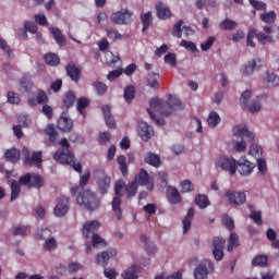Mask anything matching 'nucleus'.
Listing matches in <instances>:
<instances>
[{
	"label": "nucleus",
	"mask_w": 279,
	"mask_h": 279,
	"mask_svg": "<svg viewBox=\"0 0 279 279\" xmlns=\"http://www.w3.org/2000/svg\"><path fill=\"white\" fill-rule=\"evenodd\" d=\"M145 162L147 165H150L151 167H160L161 162H160V157L154 153H148L145 157Z\"/></svg>",
	"instance_id": "39"
},
{
	"label": "nucleus",
	"mask_w": 279,
	"mask_h": 279,
	"mask_svg": "<svg viewBox=\"0 0 279 279\" xmlns=\"http://www.w3.org/2000/svg\"><path fill=\"white\" fill-rule=\"evenodd\" d=\"M114 256H117V250L109 248L96 256V263H102L104 267H107L110 258H114Z\"/></svg>",
	"instance_id": "19"
},
{
	"label": "nucleus",
	"mask_w": 279,
	"mask_h": 279,
	"mask_svg": "<svg viewBox=\"0 0 279 279\" xmlns=\"http://www.w3.org/2000/svg\"><path fill=\"white\" fill-rule=\"evenodd\" d=\"M255 38H257L260 45H269L274 43V38L265 33H256Z\"/></svg>",
	"instance_id": "55"
},
{
	"label": "nucleus",
	"mask_w": 279,
	"mask_h": 279,
	"mask_svg": "<svg viewBox=\"0 0 279 279\" xmlns=\"http://www.w3.org/2000/svg\"><path fill=\"white\" fill-rule=\"evenodd\" d=\"M76 203L80 206H84L87 210H97L99 208V198L89 190L81 192L76 197Z\"/></svg>",
	"instance_id": "5"
},
{
	"label": "nucleus",
	"mask_w": 279,
	"mask_h": 279,
	"mask_svg": "<svg viewBox=\"0 0 279 279\" xmlns=\"http://www.w3.org/2000/svg\"><path fill=\"white\" fill-rule=\"evenodd\" d=\"M182 25H184L183 20H179L178 23L174 24L172 28V36H174V38H182Z\"/></svg>",
	"instance_id": "56"
},
{
	"label": "nucleus",
	"mask_w": 279,
	"mask_h": 279,
	"mask_svg": "<svg viewBox=\"0 0 279 279\" xmlns=\"http://www.w3.org/2000/svg\"><path fill=\"white\" fill-rule=\"evenodd\" d=\"M65 71L72 82H80V75H82V70H80V68H77L73 61H70L65 65Z\"/></svg>",
	"instance_id": "18"
},
{
	"label": "nucleus",
	"mask_w": 279,
	"mask_h": 279,
	"mask_svg": "<svg viewBox=\"0 0 279 279\" xmlns=\"http://www.w3.org/2000/svg\"><path fill=\"white\" fill-rule=\"evenodd\" d=\"M155 10H156L157 16H158V19H160V21H167V19H171V16H172L171 9H169V7H165L163 2H158L155 5Z\"/></svg>",
	"instance_id": "21"
},
{
	"label": "nucleus",
	"mask_w": 279,
	"mask_h": 279,
	"mask_svg": "<svg viewBox=\"0 0 279 279\" xmlns=\"http://www.w3.org/2000/svg\"><path fill=\"white\" fill-rule=\"evenodd\" d=\"M58 128L61 132H70L73 130V120L71 118L61 116L58 120Z\"/></svg>",
	"instance_id": "26"
},
{
	"label": "nucleus",
	"mask_w": 279,
	"mask_h": 279,
	"mask_svg": "<svg viewBox=\"0 0 279 279\" xmlns=\"http://www.w3.org/2000/svg\"><path fill=\"white\" fill-rule=\"evenodd\" d=\"M226 246V239L221 236H215L213 239V256L215 260H222L223 259V247Z\"/></svg>",
	"instance_id": "14"
},
{
	"label": "nucleus",
	"mask_w": 279,
	"mask_h": 279,
	"mask_svg": "<svg viewBox=\"0 0 279 279\" xmlns=\"http://www.w3.org/2000/svg\"><path fill=\"white\" fill-rule=\"evenodd\" d=\"M58 247V242H56V239L49 238L46 240L44 244V250L46 252H51V250H56Z\"/></svg>",
	"instance_id": "60"
},
{
	"label": "nucleus",
	"mask_w": 279,
	"mask_h": 279,
	"mask_svg": "<svg viewBox=\"0 0 279 279\" xmlns=\"http://www.w3.org/2000/svg\"><path fill=\"white\" fill-rule=\"evenodd\" d=\"M124 191L128 197H134L136 193H138V184L135 181H133L124 186Z\"/></svg>",
	"instance_id": "45"
},
{
	"label": "nucleus",
	"mask_w": 279,
	"mask_h": 279,
	"mask_svg": "<svg viewBox=\"0 0 279 279\" xmlns=\"http://www.w3.org/2000/svg\"><path fill=\"white\" fill-rule=\"evenodd\" d=\"M252 98V90L246 89L242 93L240 97V106L245 109L248 108V111L252 112V114L256 112H260V100L263 99V96H257L256 99L252 100V102L247 106V101Z\"/></svg>",
	"instance_id": "7"
},
{
	"label": "nucleus",
	"mask_w": 279,
	"mask_h": 279,
	"mask_svg": "<svg viewBox=\"0 0 279 279\" xmlns=\"http://www.w3.org/2000/svg\"><path fill=\"white\" fill-rule=\"evenodd\" d=\"M140 186H146L147 191H154V180L149 177V172L145 168L140 169V173L135 175L134 181Z\"/></svg>",
	"instance_id": "12"
},
{
	"label": "nucleus",
	"mask_w": 279,
	"mask_h": 279,
	"mask_svg": "<svg viewBox=\"0 0 279 279\" xmlns=\"http://www.w3.org/2000/svg\"><path fill=\"white\" fill-rule=\"evenodd\" d=\"M114 193L117 196L112 201V210L116 215V219H118V221H121V219L123 218V211H121V197H123L125 193V182H116Z\"/></svg>",
	"instance_id": "6"
},
{
	"label": "nucleus",
	"mask_w": 279,
	"mask_h": 279,
	"mask_svg": "<svg viewBox=\"0 0 279 279\" xmlns=\"http://www.w3.org/2000/svg\"><path fill=\"white\" fill-rule=\"evenodd\" d=\"M73 104H75V93L68 92L63 98V106L64 108H73Z\"/></svg>",
	"instance_id": "46"
},
{
	"label": "nucleus",
	"mask_w": 279,
	"mask_h": 279,
	"mask_svg": "<svg viewBox=\"0 0 279 279\" xmlns=\"http://www.w3.org/2000/svg\"><path fill=\"white\" fill-rule=\"evenodd\" d=\"M181 47H184V49H187V51H192V53H195L197 51V46H195V43L189 41V40H181Z\"/></svg>",
	"instance_id": "63"
},
{
	"label": "nucleus",
	"mask_w": 279,
	"mask_h": 279,
	"mask_svg": "<svg viewBox=\"0 0 279 279\" xmlns=\"http://www.w3.org/2000/svg\"><path fill=\"white\" fill-rule=\"evenodd\" d=\"M69 202L70 199L66 196H60L58 198L53 210L56 217H64L69 213V208H71Z\"/></svg>",
	"instance_id": "15"
},
{
	"label": "nucleus",
	"mask_w": 279,
	"mask_h": 279,
	"mask_svg": "<svg viewBox=\"0 0 279 279\" xmlns=\"http://www.w3.org/2000/svg\"><path fill=\"white\" fill-rule=\"evenodd\" d=\"M208 125L211 128H217L219 123L221 122V118L219 117V113L217 111H211L207 119Z\"/></svg>",
	"instance_id": "47"
},
{
	"label": "nucleus",
	"mask_w": 279,
	"mask_h": 279,
	"mask_svg": "<svg viewBox=\"0 0 279 279\" xmlns=\"http://www.w3.org/2000/svg\"><path fill=\"white\" fill-rule=\"evenodd\" d=\"M105 123L109 130H114L117 128V122L114 121V117H112V111H110V106L105 105L101 108Z\"/></svg>",
	"instance_id": "20"
},
{
	"label": "nucleus",
	"mask_w": 279,
	"mask_h": 279,
	"mask_svg": "<svg viewBox=\"0 0 279 279\" xmlns=\"http://www.w3.org/2000/svg\"><path fill=\"white\" fill-rule=\"evenodd\" d=\"M222 226H225L227 230H234V220L229 216H225L222 218Z\"/></svg>",
	"instance_id": "64"
},
{
	"label": "nucleus",
	"mask_w": 279,
	"mask_h": 279,
	"mask_svg": "<svg viewBox=\"0 0 279 279\" xmlns=\"http://www.w3.org/2000/svg\"><path fill=\"white\" fill-rule=\"evenodd\" d=\"M225 197L231 206H243L247 202V195L244 192H236L234 190L227 191Z\"/></svg>",
	"instance_id": "10"
},
{
	"label": "nucleus",
	"mask_w": 279,
	"mask_h": 279,
	"mask_svg": "<svg viewBox=\"0 0 279 279\" xmlns=\"http://www.w3.org/2000/svg\"><path fill=\"white\" fill-rule=\"evenodd\" d=\"M4 156L9 162L16 165V162H19L21 160V150L16 149V148H11L5 151Z\"/></svg>",
	"instance_id": "28"
},
{
	"label": "nucleus",
	"mask_w": 279,
	"mask_h": 279,
	"mask_svg": "<svg viewBox=\"0 0 279 279\" xmlns=\"http://www.w3.org/2000/svg\"><path fill=\"white\" fill-rule=\"evenodd\" d=\"M266 82L268 86H279V76L275 73H267Z\"/></svg>",
	"instance_id": "61"
},
{
	"label": "nucleus",
	"mask_w": 279,
	"mask_h": 279,
	"mask_svg": "<svg viewBox=\"0 0 279 279\" xmlns=\"http://www.w3.org/2000/svg\"><path fill=\"white\" fill-rule=\"evenodd\" d=\"M44 60L49 66H58V64H60V57L53 52L46 53Z\"/></svg>",
	"instance_id": "34"
},
{
	"label": "nucleus",
	"mask_w": 279,
	"mask_h": 279,
	"mask_svg": "<svg viewBox=\"0 0 279 279\" xmlns=\"http://www.w3.org/2000/svg\"><path fill=\"white\" fill-rule=\"evenodd\" d=\"M135 96L136 88H134V86L130 85L126 88H124V99L128 104L132 102Z\"/></svg>",
	"instance_id": "51"
},
{
	"label": "nucleus",
	"mask_w": 279,
	"mask_h": 279,
	"mask_svg": "<svg viewBox=\"0 0 279 279\" xmlns=\"http://www.w3.org/2000/svg\"><path fill=\"white\" fill-rule=\"evenodd\" d=\"M107 38H109V40H113V43H117V40H123V35H121V33L114 28H108Z\"/></svg>",
	"instance_id": "50"
},
{
	"label": "nucleus",
	"mask_w": 279,
	"mask_h": 279,
	"mask_svg": "<svg viewBox=\"0 0 279 279\" xmlns=\"http://www.w3.org/2000/svg\"><path fill=\"white\" fill-rule=\"evenodd\" d=\"M254 38H256V29L251 28L246 35V45L247 47H252V49L256 47V44L254 43Z\"/></svg>",
	"instance_id": "57"
},
{
	"label": "nucleus",
	"mask_w": 279,
	"mask_h": 279,
	"mask_svg": "<svg viewBox=\"0 0 279 279\" xmlns=\"http://www.w3.org/2000/svg\"><path fill=\"white\" fill-rule=\"evenodd\" d=\"M50 34H52V36H53L57 45H59V47H64L66 45V37H64L62 35V31H60V28L51 27Z\"/></svg>",
	"instance_id": "27"
},
{
	"label": "nucleus",
	"mask_w": 279,
	"mask_h": 279,
	"mask_svg": "<svg viewBox=\"0 0 279 279\" xmlns=\"http://www.w3.org/2000/svg\"><path fill=\"white\" fill-rule=\"evenodd\" d=\"M95 93L99 96V97H104V95H106V93H108V85H106V83L101 82V81H95L92 84Z\"/></svg>",
	"instance_id": "33"
},
{
	"label": "nucleus",
	"mask_w": 279,
	"mask_h": 279,
	"mask_svg": "<svg viewBox=\"0 0 279 279\" xmlns=\"http://www.w3.org/2000/svg\"><path fill=\"white\" fill-rule=\"evenodd\" d=\"M101 225L97 220L88 221L83 227V235L85 239H90V234H95Z\"/></svg>",
	"instance_id": "22"
},
{
	"label": "nucleus",
	"mask_w": 279,
	"mask_h": 279,
	"mask_svg": "<svg viewBox=\"0 0 279 279\" xmlns=\"http://www.w3.org/2000/svg\"><path fill=\"white\" fill-rule=\"evenodd\" d=\"M173 108H178L179 110L184 109V105L182 100L172 95H168V101H165L160 98H153L149 101V108L147 112L153 121H155L156 125H165V119L156 117V114H162L163 117H170L173 113Z\"/></svg>",
	"instance_id": "1"
},
{
	"label": "nucleus",
	"mask_w": 279,
	"mask_h": 279,
	"mask_svg": "<svg viewBox=\"0 0 279 279\" xmlns=\"http://www.w3.org/2000/svg\"><path fill=\"white\" fill-rule=\"evenodd\" d=\"M251 265L252 267H259L262 269H265V267H269V256L265 254H258L253 257Z\"/></svg>",
	"instance_id": "25"
},
{
	"label": "nucleus",
	"mask_w": 279,
	"mask_h": 279,
	"mask_svg": "<svg viewBox=\"0 0 279 279\" xmlns=\"http://www.w3.org/2000/svg\"><path fill=\"white\" fill-rule=\"evenodd\" d=\"M134 13L128 9H121L111 14L110 21L113 25H131Z\"/></svg>",
	"instance_id": "8"
},
{
	"label": "nucleus",
	"mask_w": 279,
	"mask_h": 279,
	"mask_svg": "<svg viewBox=\"0 0 279 279\" xmlns=\"http://www.w3.org/2000/svg\"><path fill=\"white\" fill-rule=\"evenodd\" d=\"M157 180H158L161 189H167V186L169 184V174H167V172H159Z\"/></svg>",
	"instance_id": "58"
},
{
	"label": "nucleus",
	"mask_w": 279,
	"mask_h": 279,
	"mask_svg": "<svg viewBox=\"0 0 279 279\" xmlns=\"http://www.w3.org/2000/svg\"><path fill=\"white\" fill-rule=\"evenodd\" d=\"M21 186H27V189H43L45 186V179L43 175L35 172H27L20 177L19 181L13 180L11 182V202L17 199L21 195Z\"/></svg>",
	"instance_id": "2"
},
{
	"label": "nucleus",
	"mask_w": 279,
	"mask_h": 279,
	"mask_svg": "<svg viewBox=\"0 0 279 279\" xmlns=\"http://www.w3.org/2000/svg\"><path fill=\"white\" fill-rule=\"evenodd\" d=\"M241 245V241L239 240V235L236 233H231L228 240V252H232L235 247Z\"/></svg>",
	"instance_id": "38"
},
{
	"label": "nucleus",
	"mask_w": 279,
	"mask_h": 279,
	"mask_svg": "<svg viewBox=\"0 0 279 279\" xmlns=\"http://www.w3.org/2000/svg\"><path fill=\"white\" fill-rule=\"evenodd\" d=\"M92 242H93V247H95L96 250H101V247H106L108 245L106 240H104V238L99 236V234L97 233L93 234Z\"/></svg>",
	"instance_id": "43"
},
{
	"label": "nucleus",
	"mask_w": 279,
	"mask_h": 279,
	"mask_svg": "<svg viewBox=\"0 0 279 279\" xmlns=\"http://www.w3.org/2000/svg\"><path fill=\"white\" fill-rule=\"evenodd\" d=\"M138 266H131L122 272V279H138Z\"/></svg>",
	"instance_id": "37"
},
{
	"label": "nucleus",
	"mask_w": 279,
	"mask_h": 279,
	"mask_svg": "<svg viewBox=\"0 0 279 279\" xmlns=\"http://www.w3.org/2000/svg\"><path fill=\"white\" fill-rule=\"evenodd\" d=\"M45 134L48 136L49 142L52 145H56V141H58V131H56L53 124H48V126L45 129Z\"/></svg>",
	"instance_id": "35"
},
{
	"label": "nucleus",
	"mask_w": 279,
	"mask_h": 279,
	"mask_svg": "<svg viewBox=\"0 0 279 279\" xmlns=\"http://www.w3.org/2000/svg\"><path fill=\"white\" fill-rule=\"evenodd\" d=\"M256 168V165L252 163L247 158L241 157L238 160V171L240 175H251Z\"/></svg>",
	"instance_id": "16"
},
{
	"label": "nucleus",
	"mask_w": 279,
	"mask_h": 279,
	"mask_svg": "<svg viewBox=\"0 0 279 279\" xmlns=\"http://www.w3.org/2000/svg\"><path fill=\"white\" fill-rule=\"evenodd\" d=\"M263 66V61L260 59H253L248 62V64L244 68L243 73L244 75H252L255 69H260Z\"/></svg>",
	"instance_id": "30"
},
{
	"label": "nucleus",
	"mask_w": 279,
	"mask_h": 279,
	"mask_svg": "<svg viewBox=\"0 0 279 279\" xmlns=\"http://www.w3.org/2000/svg\"><path fill=\"white\" fill-rule=\"evenodd\" d=\"M194 190H195V185H193V182H191L190 180H184L181 183L182 193H192V191Z\"/></svg>",
	"instance_id": "62"
},
{
	"label": "nucleus",
	"mask_w": 279,
	"mask_h": 279,
	"mask_svg": "<svg viewBox=\"0 0 279 279\" xmlns=\"http://www.w3.org/2000/svg\"><path fill=\"white\" fill-rule=\"evenodd\" d=\"M88 106H90V100L88 98L83 97L77 99L76 108L80 114H82L83 117H86V108H88Z\"/></svg>",
	"instance_id": "36"
},
{
	"label": "nucleus",
	"mask_w": 279,
	"mask_h": 279,
	"mask_svg": "<svg viewBox=\"0 0 279 279\" xmlns=\"http://www.w3.org/2000/svg\"><path fill=\"white\" fill-rule=\"evenodd\" d=\"M195 204L196 206H198V208H208V206H210V201L208 199V196L204 195V194H198L195 197Z\"/></svg>",
	"instance_id": "41"
},
{
	"label": "nucleus",
	"mask_w": 279,
	"mask_h": 279,
	"mask_svg": "<svg viewBox=\"0 0 279 279\" xmlns=\"http://www.w3.org/2000/svg\"><path fill=\"white\" fill-rule=\"evenodd\" d=\"M138 136L147 143L154 136V128L146 122H140L138 124Z\"/></svg>",
	"instance_id": "17"
},
{
	"label": "nucleus",
	"mask_w": 279,
	"mask_h": 279,
	"mask_svg": "<svg viewBox=\"0 0 279 279\" xmlns=\"http://www.w3.org/2000/svg\"><path fill=\"white\" fill-rule=\"evenodd\" d=\"M215 271V264L210 260H205L199 264L194 270L195 279H208V274Z\"/></svg>",
	"instance_id": "11"
},
{
	"label": "nucleus",
	"mask_w": 279,
	"mask_h": 279,
	"mask_svg": "<svg viewBox=\"0 0 279 279\" xmlns=\"http://www.w3.org/2000/svg\"><path fill=\"white\" fill-rule=\"evenodd\" d=\"M95 177L97 180L98 189L101 195H106L110 189V177L106 174V171L104 170H97L95 172Z\"/></svg>",
	"instance_id": "13"
},
{
	"label": "nucleus",
	"mask_w": 279,
	"mask_h": 279,
	"mask_svg": "<svg viewBox=\"0 0 279 279\" xmlns=\"http://www.w3.org/2000/svg\"><path fill=\"white\" fill-rule=\"evenodd\" d=\"M248 3L254 8V10H258L259 12H265L267 10V4L263 1L248 0Z\"/></svg>",
	"instance_id": "59"
},
{
	"label": "nucleus",
	"mask_w": 279,
	"mask_h": 279,
	"mask_svg": "<svg viewBox=\"0 0 279 279\" xmlns=\"http://www.w3.org/2000/svg\"><path fill=\"white\" fill-rule=\"evenodd\" d=\"M266 236L267 240L271 242V247H274V250H279L278 233H276L274 229L268 228L266 231Z\"/></svg>",
	"instance_id": "32"
},
{
	"label": "nucleus",
	"mask_w": 279,
	"mask_h": 279,
	"mask_svg": "<svg viewBox=\"0 0 279 279\" xmlns=\"http://www.w3.org/2000/svg\"><path fill=\"white\" fill-rule=\"evenodd\" d=\"M193 217H195V209H193V207H191L187 210V215L183 219V234H186V232H189V230H191V223L193 222Z\"/></svg>",
	"instance_id": "29"
},
{
	"label": "nucleus",
	"mask_w": 279,
	"mask_h": 279,
	"mask_svg": "<svg viewBox=\"0 0 279 279\" xmlns=\"http://www.w3.org/2000/svg\"><path fill=\"white\" fill-rule=\"evenodd\" d=\"M167 199L170 204H180L182 202V195L175 186H168L167 189Z\"/></svg>",
	"instance_id": "23"
},
{
	"label": "nucleus",
	"mask_w": 279,
	"mask_h": 279,
	"mask_svg": "<svg viewBox=\"0 0 279 279\" xmlns=\"http://www.w3.org/2000/svg\"><path fill=\"white\" fill-rule=\"evenodd\" d=\"M25 165H28V167H40L43 165V151H33L32 156H27L25 158Z\"/></svg>",
	"instance_id": "24"
},
{
	"label": "nucleus",
	"mask_w": 279,
	"mask_h": 279,
	"mask_svg": "<svg viewBox=\"0 0 279 279\" xmlns=\"http://www.w3.org/2000/svg\"><path fill=\"white\" fill-rule=\"evenodd\" d=\"M7 101L11 104V106H19V104H21V95L14 92H8Z\"/></svg>",
	"instance_id": "49"
},
{
	"label": "nucleus",
	"mask_w": 279,
	"mask_h": 279,
	"mask_svg": "<svg viewBox=\"0 0 279 279\" xmlns=\"http://www.w3.org/2000/svg\"><path fill=\"white\" fill-rule=\"evenodd\" d=\"M239 24L234 20L226 19L222 22H220L219 27L220 29H223L225 32H230L232 29H236V26Z\"/></svg>",
	"instance_id": "40"
},
{
	"label": "nucleus",
	"mask_w": 279,
	"mask_h": 279,
	"mask_svg": "<svg viewBox=\"0 0 279 279\" xmlns=\"http://www.w3.org/2000/svg\"><path fill=\"white\" fill-rule=\"evenodd\" d=\"M118 165H119V170L121 171L122 175L124 178H128V161L124 155H120L117 158Z\"/></svg>",
	"instance_id": "44"
},
{
	"label": "nucleus",
	"mask_w": 279,
	"mask_h": 279,
	"mask_svg": "<svg viewBox=\"0 0 279 279\" xmlns=\"http://www.w3.org/2000/svg\"><path fill=\"white\" fill-rule=\"evenodd\" d=\"M233 135L236 138H246L251 143L248 155L260 158L263 156V148L254 143V133L250 132L246 126L236 125L233 128Z\"/></svg>",
	"instance_id": "4"
},
{
	"label": "nucleus",
	"mask_w": 279,
	"mask_h": 279,
	"mask_svg": "<svg viewBox=\"0 0 279 279\" xmlns=\"http://www.w3.org/2000/svg\"><path fill=\"white\" fill-rule=\"evenodd\" d=\"M158 80H160V74L158 73H150L146 76L147 85L150 88H154V90H158V88H160V83H158Z\"/></svg>",
	"instance_id": "31"
},
{
	"label": "nucleus",
	"mask_w": 279,
	"mask_h": 279,
	"mask_svg": "<svg viewBox=\"0 0 279 279\" xmlns=\"http://www.w3.org/2000/svg\"><path fill=\"white\" fill-rule=\"evenodd\" d=\"M163 62L169 64V66H178V56H175L173 52H168L163 57Z\"/></svg>",
	"instance_id": "54"
},
{
	"label": "nucleus",
	"mask_w": 279,
	"mask_h": 279,
	"mask_svg": "<svg viewBox=\"0 0 279 279\" xmlns=\"http://www.w3.org/2000/svg\"><path fill=\"white\" fill-rule=\"evenodd\" d=\"M260 21H263V23H275L276 22V12L275 11H269L268 13H262L259 15Z\"/></svg>",
	"instance_id": "53"
},
{
	"label": "nucleus",
	"mask_w": 279,
	"mask_h": 279,
	"mask_svg": "<svg viewBox=\"0 0 279 279\" xmlns=\"http://www.w3.org/2000/svg\"><path fill=\"white\" fill-rule=\"evenodd\" d=\"M60 145L63 148H59L54 151L52 155L53 160H56V162H60V165H69L74 169V171L82 173V165L80 162H75V155H73V151L69 149V147H71L69 140L62 138L60 141Z\"/></svg>",
	"instance_id": "3"
},
{
	"label": "nucleus",
	"mask_w": 279,
	"mask_h": 279,
	"mask_svg": "<svg viewBox=\"0 0 279 279\" xmlns=\"http://www.w3.org/2000/svg\"><path fill=\"white\" fill-rule=\"evenodd\" d=\"M141 243H144L147 254H156V245L149 242L146 235H141Z\"/></svg>",
	"instance_id": "48"
},
{
	"label": "nucleus",
	"mask_w": 279,
	"mask_h": 279,
	"mask_svg": "<svg viewBox=\"0 0 279 279\" xmlns=\"http://www.w3.org/2000/svg\"><path fill=\"white\" fill-rule=\"evenodd\" d=\"M141 21H142V25H143L142 31L147 32V29H149V26L151 25V21H153L151 11L141 14Z\"/></svg>",
	"instance_id": "42"
},
{
	"label": "nucleus",
	"mask_w": 279,
	"mask_h": 279,
	"mask_svg": "<svg viewBox=\"0 0 279 279\" xmlns=\"http://www.w3.org/2000/svg\"><path fill=\"white\" fill-rule=\"evenodd\" d=\"M215 165L222 169V171H229L230 175L236 173V160L234 158L220 156L216 159Z\"/></svg>",
	"instance_id": "9"
},
{
	"label": "nucleus",
	"mask_w": 279,
	"mask_h": 279,
	"mask_svg": "<svg viewBox=\"0 0 279 279\" xmlns=\"http://www.w3.org/2000/svg\"><path fill=\"white\" fill-rule=\"evenodd\" d=\"M36 101L38 106H45L46 104H49V96H47L45 90L39 89L36 95Z\"/></svg>",
	"instance_id": "52"
}]
</instances>
